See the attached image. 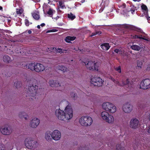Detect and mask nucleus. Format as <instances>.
Listing matches in <instances>:
<instances>
[{
    "mask_svg": "<svg viewBox=\"0 0 150 150\" xmlns=\"http://www.w3.org/2000/svg\"><path fill=\"white\" fill-rule=\"evenodd\" d=\"M25 25L27 26H28L29 25V22L26 19L25 21Z\"/></svg>",
    "mask_w": 150,
    "mask_h": 150,
    "instance_id": "obj_46",
    "label": "nucleus"
},
{
    "mask_svg": "<svg viewBox=\"0 0 150 150\" xmlns=\"http://www.w3.org/2000/svg\"><path fill=\"white\" fill-rule=\"evenodd\" d=\"M102 11V10H101V9H100V10H99V11Z\"/></svg>",
    "mask_w": 150,
    "mask_h": 150,
    "instance_id": "obj_63",
    "label": "nucleus"
},
{
    "mask_svg": "<svg viewBox=\"0 0 150 150\" xmlns=\"http://www.w3.org/2000/svg\"><path fill=\"white\" fill-rule=\"evenodd\" d=\"M106 118L104 120L106 122L109 124H112L114 123V119L112 115L109 114Z\"/></svg>",
    "mask_w": 150,
    "mask_h": 150,
    "instance_id": "obj_19",
    "label": "nucleus"
},
{
    "mask_svg": "<svg viewBox=\"0 0 150 150\" xmlns=\"http://www.w3.org/2000/svg\"><path fill=\"white\" fill-rule=\"evenodd\" d=\"M18 116L21 118H24L25 120H28L29 118V116L26 112H21L18 113Z\"/></svg>",
    "mask_w": 150,
    "mask_h": 150,
    "instance_id": "obj_18",
    "label": "nucleus"
},
{
    "mask_svg": "<svg viewBox=\"0 0 150 150\" xmlns=\"http://www.w3.org/2000/svg\"><path fill=\"white\" fill-rule=\"evenodd\" d=\"M63 3L62 1H59V5L60 6L62 7V8H63L64 6L62 5Z\"/></svg>",
    "mask_w": 150,
    "mask_h": 150,
    "instance_id": "obj_47",
    "label": "nucleus"
},
{
    "mask_svg": "<svg viewBox=\"0 0 150 150\" xmlns=\"http://www.w3.org/2000/svg\"><path fill=\"white\" fill-rule=\"evenodd\" d=\"M114 52L116 53H118L120 52V50L118 49H115L114 50Z\"/></svg>",
    "mask_w": 150,
    "mask_h": 150,
    "instance_id": "obj_48",
    "label": "nucleus"
},
{
    "mask_svg": "<svg viewBox=\"0 0 150 150\" xmlns=\"http://www.w3.org/2000/svg\"><path fill=\"white\" fill-rule=\"evenodd\" d=\"M61 138V134L60 131L55 129L52 132V138L55 141L59 140Z\"/></svg>",
    "mask_w": 150,
    "mask_h": 150,
    "instance_id": "obj_10",
    "label": "nucleus"
},
{
    "mask_svg": "<svg viewBox=\"0 0 150 150\" xmlns=\"http://www.w3.org/2000/svg\"><path fill=\"white\" fill-rule=\"evenodd\" d=\"M131 48L133 50L136 51H139L141 49L144 50L145 47L143 46L142 45H134L131 46Z\"/></svg>",
    "mask_w": 150,
    "mask_h": 150,
    "instance_id": "obj_20",
    "label": "nucleus"
},
{
    "mask_svg": "<svg viewBox=\"0 0 150 150\" xmlns=\"http://www.w3.org/2000/svg\"><path fill=\"white\" fill-rule=\"evenodd\" d=\"M134 1H140L141 0H133Z\"/></svg>",
    "mask_w": 150,
    "mask_h": 150,
    "instance_id": "obj_61",
    "label": "nucleus"
},
{
    "mask_svg": "<svg viewBox=\"0 0 150 150\" xmlns=\"http://www.w3.org/2000/svg\"><path fill=\"white\" fill-rule=\"evenodd\" d=\"M115 150H125V147L121 144H118L116 146Z\"/></svg>",
    "mask_w": 150,
    "mask_h": 150,
    "instance_id": "obj_33",
    "label": "nucleus"
},
{
    "mask_svg": "<svg viewBox=\"0 0 150 150\" xmlns=\"http://www.w3.org/2000/svg\"><path fill=\"white\" fill-rule=\"evenodd\" d=\"M135 11V10H130V11H131L132 13H133Z\"/></svg>",
    "mask_w": 150,
    "mask_h": 150,
    "instance_id": "obj_54",
    "label": "nucleus"
},
{
    "mask_svg": "<svg viewBox=\"0 0 150 150\" xmlns=\"http://www.w3.org/2000/svg\"><path fill=\"white\" fill-rule=\"evenodd\" d=\"M2 6H0V10H2Z\"/></svg>",
    "mask_w": 150,
    "mask_h": 150,
    "instance_id": "obj_60",
    "label": "nucleus"
},
{
    "mask_svg": "<svg viewBox=\"0 0 150 150\" xmlns=\"http://www.w3.org/2000/svg\"><path fill=\"white\" fill-rule=\"evenodd\" d=\"M145 36H143V37H142V36L141 35V36H138V35H134L133 36H132L131 38H138L140 40L143 39L146 41H150V39L149 38H145Z\"/></svg>",
    "mask_w": 150,
    "mask_h": 150,
    "instance_id": "obj_22",
    "label": "nucleus"
},
{
    "mask_svg": "<svg viewBox=\"0 0 150 150\" xmlns=\"http://www.w3.org/2000/svg\"><path fill=\"white\" fill-rule=\"evenodd\" d=\"M76 38L75 37L67 36L65 39V41L67 42H69L70 41L73 40L75 39Z\"/></svg>",
    "mask_w": 150,
    "mask_h": 150,
    "instance_id": "obj_31",
    "label": "nucleus"
},
{
    "mask_svg": "<svg viewBox=\"0 0 150 150\" xmlns=\"http://www.w3.org/2000/svg\"><path fill=\"white\" fill-rule=\"evenodd\" d=\"M148 132L150 134V126L149 127V129L148 130Z\"/></svg>",
    "mask_w": 150,
    "mask_h": 150,
    "instance_id": "obj_55",
    "label": "nucleus"
},
{
    "mask_svg": "<svg viewBox=\"0 0 150 150\" xmlns=\"http://www.w3.org/2000/svg\"><path fill=\"white\" fill-rule=\"evenodd\" d=\"M109 114V112L105 111L102 112L101 113L100 116L103 120H104Z\"/></svg>",
    "mask_w": 150,
    "mask_h": 150,
    "instance_id": "obj_24",
    "label": "nucleus"
},
{
    "mask_svg": "<svg viewBox=\"0 0 150 150\" xmlns=\"http://www.w3.org/2000/svg\"><path fill=\"white\" fill-rule=\"evenodd\" d=\"M56 69L62 71L63 72H67L68 70L67 68L63 66L57 65L56 67Z\"/></svg>",
    "mask_w": 150,
    "mask_h": 150,
    "instance_id": "obj_21",
    "label": "nucleus"
},
{
    "mask_svg": "<svg viewBox=\"0 0 150 150\" xmlns=\"http://www.w3.org/2000/svg\"><path fill=\"white\" fill-rule=\"evenodd\" d=\"M114 83L116 84H118L119 86V84H121V83H120L118 81L115 80L114 82Z\"/></svg>",
    "mask_w": 150,
    "mask_h": 150,
    "instance_id": "obj_49",
    "label": "nucleus"
},
{
    "mask_svg": "<svg viewBox=\"0 0 150 150\" xmlns=\"http://www.w3.org/2000/svg\"><path fill=\"white\" fill-rule=\"evenodd\" d=\"M37 28H38V29H40V25H38L37 26Z\"/></svg>",
    "mask_w": 150,
    "mask_h": 150,
    "instance_id": "obj_59",
    "label": "nucleus"
},
{
    "mask_svg": "<svg viewBox=\"0 0 150 150\" xmlns=\"http://www.w3.org/2000/svg\"><path fill=\"white\" fill-rule=\"evenodd\" d=\"M149 120H150V115L149 116Z\"/></svg>",
    "mask_w": 150,
    "mask_h": 150,
    "instance_id": "obj_62",
    "label": "nucleus"
},
{
    "mask_svg": "<svg viewBox=\"0 0 150 150\" xmlns=\"http://www.w3.org/2000/svg\"><path fill=\"white\" fill-rule=\"evenodd\" d=\"M55 11L52 8H50L48 11H47V14L48 16L52 17L53 14L54 13Z\"/></svg>",
    "mask_w": 150,
    "mask_h": 150,
    "instance_id": "obj_30",
    "label": "nucleus"
},
{
    "mask_svg": "<svg viewBox=\"0 0 150 150\" xmlns=\"http://www.w3.org/2000/svg\"><path fill=\"white\" fill-rule=\"evenodd\" d=\"M25 145L28 149L34 150L38 146V142L31 137H27L24 140Z\"/></svg>",
    "mask_w": 150,
    "mask_h": 150,
    "instance_id": "obj_2",
    "label": "nucleus"
},
{
    "mask_svg": "<svg viewBox=\"0 0 150 150\" xmlns=\"http://www.w3.org/2000/svg\"><path fill=\"white\" fill-rule=\"evenodd\" d=\"M56 48L54 47H50L46 49V51L48 52H56Z\"/></svg>",
    "mask_w": 150,
    "mask_h": 150,
    "instance_id": "obj_32",
    "label": "nucleus"
},
{
    "mask_svg": "<svg viewBox=\"0 0 150 150\" xmlns=\"http://www.w3.org/2000/svg\"><path fill=\"white\" fill-rule=\"evenodd\" d=\"M45 25V24L44 23H42L40 25L42 27H43Z\"/></svg>",
    "mask_w": 150,
    "mask_h": 150,
    "instance_id": "obj_53",
    "label": "nucleus"
},
{
    "mask_svg": "<svg viewBox=\"0 0 150 150\" xmlns=\"http://www.w3.org/2000/svg\"><path fill=\"white\" fill-rule=\"evenodd\" d=\"M28 33L29 34H31L32 33V31L30 30H29L28 31Z\"/></svg>",
    "mask_w": 150,
    "mask_h": 150,
    "instance_id": "obj_56",
    "label": "nucleus"
},
{
    "mask_svg": "<svg viewBox=\"0 0 150 150\" xmlns=\"http://www.w3.org/2000/svg\"><path fill=\"white\" fill-rule=\"evenodd\" d=\"M40 123V120L37 117H34L30 121L29 126L31 128L35 129L38 127Z\"/></svg>",
    "mask_w": 150,
    "mask_h": 150,
    "instance_id": "obj_8",
    "label": "nucleus"
},
{
    "mask_svg": "<svg viewBox=\"0 0 150 150\" xmlns=\"http://www.w3.org/2000/svg\"><path fill=\"white\" fill-rule=\"evenodd\" d=\"M64 111V120H69L73 117V110L70 104H68L65 108Z\"/></svg>",
    "mask_w": 150,
    "mask_h": 150,
    "instance_id": "obj_5",
    "label": "nucleus"
},
{
    "mask_svg": "<svg viewBox=\"0 0 150 150\" xmlns=\"http://www.w3.org/2000/svg\"><path fill=\"white\" fill-rule=\"evenodd\" d=\"M68 17L71 20L74 19L76 18L75 16L73 15L71 13H70V14H68Z\"/></svg>",
    "mask_w": 150,
    "mask_h": 150,
    "instance_id": "obj_37",
    "label": "nucleus"
},
{
    "mask_svg": "<svg viewBox=\"0 0 150 150\" xmlns=\"http://www.w3.org/2000/svg\"><path fill=\"white\" fill-rule=\"evenodd\" d=\"M1 133L4 135H9L12 132L11 128L7 127H3L0 129Z\"/></svg>",
    "mask_w": 150,
    "mask_h": 150,
    "instance_id": "obj_14",
    "label": "nucleus"
},
{
    "mask_svg": "<svg viewBox=\"0 0 150 150\" xmlns=\"http://www.w3.org/2000/svg\"><path fill=\"white\" fill-rule=\"evenodd\" d=\"M79 122L82 126H89L92 124L93 120L92 118L89 116H83L80 119Z\"/></svg>",
    "mask_w": 150,
    "mask_h": 150,
    "instance_id": "obj_6",
    "label": "nucleus"
},
{
    "mask_svg": "<svg viewBox=\"0 0 150 150\" xmlns=\"http://www.w3.org/2000/svg\"><path fill=\"white\" fill-rule=\"evenodd\" d=\"M23 10L22 8L16 9V13L17 14H21L23 12Z\"/></svg>",
    "mask_w": 150,
    "mask_h": 150,
    "instance_id": "obj_42",
    "label": "nucleus"
},
{
    "mask_svg": "<svg viewBox=\"0 0 150 150\" xmlns=\"http://www.w3.org/2000/svg\"><path fill=\"white\" fill-rule=\"evenodd\" d=\"M122 83L121 84H119V86H124L125 85H127L129 88L131 87H132V85L131 83H130L129 80L127 79H125L122 80L121 81Z\"/></svg>",
    "mask_w": 150,
    "mask_h": 150,
    "instance_id": "obj_16",
    "label": "nucleus"
},
{
    "mask_svg": "<svg viewBox=\"0 0 150 150\" xmlns=\"http://www.w3.org/2000/svg\"><path fill=\"white\" fill-rule=\"evenodd\" d=\"M111 80L114 82L115 81V80L113 78H111Z\"/></svg>",
    "mask_w": 150,
    "mask_h": 150,
    "instance_id": "obj_58",
    "label": "nucleus"
},
{
    "mask_svg": "<svg viewBox=\"0 0 150 150\" xmlns=\"http://www.w3.org/2000/svg\"><path fill=\"white\" fill-rule=\"evenodd\" d=\"M35 64L33 63H31L29 64H26L24 66V67H26V68L28 67V68L30 69L31 70H34L35 68Z\"/></svg>",
    "mask_w": 150,
    "mask_h": 150,
    "instance_id": "obj_23",
    "label": "nucleus"
},
{
    "mask_svg": "<svg viewBox=\"0 0 150 150\" xmlns=\"http://www.w3.org/2000/svg\"><path fill=\"white\" fill-rule=\"evenodd\" d=\"M67 50L64 49H62L60 48H56V52H55L59 53L60 54L66 53Z\"/></svg>",
    "mask_w": 150,
    "mask_h": 150,
    "instance_id": "obj_29",
    "label": "nucleus"
},
{
    "mask_svg": "<svg viewBox=\"0 0 150 150\" xmlns=\"http://www.w3.org/2000/svg\"><path fill=\"white\" fill-rule=\"evenodd\" d=\"M132 106L130 103H126L124 104L122 106V110L124 112L126 113H129L132 110Z\"/></svg>",
    "mask_w": 150,
    "mask_h": 150,
    "instance_id": "obj_12",
    "label": "nucleus"
},
{
    "mask_svg": "<svg viewBox=\"0 0 150 150\" xmlns=\"http://www.w3.org/2000/svg\"><path fill=\"white\" fill-rule=\"evenodd\" d=\"M126 7V4H123L122 6L121 7L123 8H124Z\"/></svg>",
    "mask_w": 150,
    "mask_h": 150,
    "instance_id": "obj_50",
    "label": "nucleus"
},
{
    "mask_svg": "<svg viewBox=\"0 0 150 150\" xmlns=\"http://www.w3.org/2000/svg\"><path fill=\"white\" fill-rule=\"evenodd\" d=\"M87 97L88 98L90 99L92 101L96 98V96L94 94L92 93H88V94L87 95Z\"/></svg>",
    "mask_w": 150,
    "mask_h": 150,
    "instance_id": "obj_28",
    "label": "nucleus"
},
{
    "mask_svg": "<svg viewBox=\"0 0 150 150\" xmlns=\"http://www.w3.org/2000/svg\"><path fill=\"white\" fill-rule=\"evenodd\" d=\"M70 96L74 99H76L77 97L76 94L73 92H71L70 93Z\"/></svg>",
    "mask_w": 150,
    "mask_h": 150,
    "instance_id": "obj_40",
    "label": "nucleus"
},
{
    "mask_svg": "<svg viewBox=\"0 0 150 150\" xmlns=\"http://www.w3.org/2000/svg\"><path fill=\"white\" fill-rule=\"evenodd\" d=\"M15 52H16V53H18L19 52L18 51V49H15Z\"/></svg>",
    "mask_w": 150,
    "mask_h": 150,
    "instance_id": "obj_52",
    "label": "nucleus"
},
{
    "mask_svg": "<svg viewBox=\"0 0 150 150\" xmlns=\"http://www.w3.org/2000/svg\"><path fill=\"white\" fill-rule=\"evenodd\" d=\"M21 84L20 82H16L14 83V86L17 88H18L20 87Z\"/></svg>",
    "mask_w": 150,
    "mask_h": 150,
    "instance_id": "obj_35",
    "label": "nucleus"
},
{
    "mask_svg": "<svg viewBox=\"0 0 150 150\" xmlns=\"http://www.w3.org/2000/svg\"><path fill=\"white\" fill-rule=\"evenodd\" d=\"M52 31H53L52 30H49L47 31V33H49L50 32H52Z\"/></svg>",
    "mask_w": 150,
    "mask_h": 150,
    "instance_id": "obj_57",
    "label": "nucleus"
},
{
    "mask_svg": "<svg viewBox=\"0 0 150 150\" xmlns=\"http://www.w3.org/2000/svg\"><path fill=\"white\" fill-rule=\"evenodd\" d=\"M102 109L110 113H114L116 111V107L113 103L109 102L103 103L102 105Z\"/></svg>",
    "mask_w": 150,
    "mask_h": 150,
    "instance_id": "obj_3",
    "label": "nucleus"
},
{
    "mask_svg": "<svg viewBox=\"0 0 150 150\" xmlns=\"http://www.w3.org/2000/svg\"><path fill=\"white\" fill-rule=\"evenodd\" d=\"M44 138L46 141L48 142L52 140V132L50 131H46L45 133Z\"/></svg>",
    "mask_w": 150,
    "mask_h": 150,
    "instance_id": "obj_17",
    "label": "nucleus"
},
{
    "mask_svg": "<svg viewBox=\"0 0 150 150\" xmlns=\"http://www.w3.org/2000/svg\"><path fill=\"white\" fill-rule=\"evenodd\" d=\"M115 69L119 73L121 72V68L120 66L118 67L115 68Z\"/></svg>",
    "mask_w": 150,
    "mask_h": 150,
    "instance_id": "obj_45",
    "label": "nucleus"
},
{
    "mask_svg": "<svg viewBox=\"0 0 150 150\" xmlns=\"http://www.w3.org/2000/svg\"><path fill=\"white\" fill-rule=\"evenodd\" d=\"M137 66L139 68L141 69L142 68V62L139 60H138L137 62Z\"/></svg>",
    "mask_w": 150,
    "mask_h": 150,
    "instance_id": "obj_38",
    "label": "nucleus"
},
{
    "mask_svg": "<svg viewBox=\"0 0 150 150\" xmlns=\"http://www.w3.org/2000/svg\"><path fill=\"white\" fill-rule=\"evenodd\" d=\"M26 81L28 85L26 96L33 99L32 98H34L36 94L38 93L39 82L35 79L30 78L29 76L26 77Z\"/></svg>",
    "mask_w": 150,
    "mask_h": 150,
    "instance_id": "obj_1",
    "label": "nucleus"
},
{
    "mask_svg": "<svg viewBox=\"0 0 150 150\" xmlns=\"http://www.w3.org/2000/svg\"><path fill=\"white\" fill-rule=\"evenodd\" d=\"M140 88L144 89H146L150 88V79H145L141 82Z\"/></svg>",
    "mask_w": 150,
    "mask_h": 150,
    "instance_id": "obj_11",
    "label": "nucleus"
},
{
    "mask_svg": "<svg viewBox=\"0 0 150 150\" xmlns=\"http://www.w3.org/2000/svg\"><path fill=\"white\" fill-rule=\"evenodd\" d=\"M141 8L143 10H144L146 11H147L148 9L146 6L144 4L142 5L141 6Z\"/></svg>",
    "mask_w": 150,
    "mask_h": 150,
    "instance_id": "obj_44",
    "label": "nucleus"
},
{
    "mask_svg": "<svg viewBox=\"0 0 150 150\" xmlns=\"http://www.w3.org/2000/svg\"><path fill=\"white\" fill-rule=\"evenodd\" d=\"M78 150H89L88 148L85 146H80L78 149Z\"/></svg>",
    "mask_w": 150,
    "mask_h": 150,
    "instance_id": "obj_41",
    "label": "nucleus"
},
{
    "mask_svg": "<svg viewBox=\"0 0 150 150\" xmlns=\"http://www.w3.org/2000/svg\"><path fill=\"white\" fill-rule=\"evenodd\" d=\"M64 111L60 109H56L55 111V115L57 118L61 120H64Z\"/></svg>",
    "mask_w": 150,
    "mask_h": 150,
    "instance_id": "obj_13",
    "label": "nucleus"
},
{
    "mask_svg": "<svg viewBox=\"0 0 150 150\" xmlns=\"http://www.w3.org/2000/svg\"><path fill=\"white\" fill-rule=\"evenodd\" d=\"M49 84L51 87H58V86H60L59 83H55L54 81L53 80H50L49 81Z\"/></svg>",
    "mask_w": 150,
    "mask_h": 150,
    "instance_id": "obj_25",
    "label": "nucleus"
},
{
    "mask_svg": "<svg viewBox=\"0 0 150 150\" xmlns=\"http://www.w3.org/2000/svg\"><path fill=\"white\" fill-rule=\"evenodd\" d=\"M0 150H6V147L4 144H0Z\"/></svg>",
    "mask_w": 150,
    "mask_h": 150,
    "instance_id": "obj_43",
    "label": "nucleus"
},
{
    "mask_svg": "<svg viewBox=\"0 0 150 150\" xmlns=\"http://www.w3.org/2000/svg\"><path fill=\"white\" fill-rule=\"evenodd\" d=\"M132 29L133 30L136 31L138 32H139L141 33H143V32L142 31V30H141V28H138L135 27H133Z\"/></svg>",
    "mask_w": 150,
    "mask_h": 150,
    "instance_id": "obj_34",
    "label": "nucleus"
},
{
    "mask_svg": "<svg viewBox=\"0 0 150 150\" xmlns=\"http://www.w3.org/2000/svg\"><path fill=\"white\" fill-rule=\"evenodd\" d=\"M3 61L6 63H9L11 62V59L8 55H5L3 57Z\"/></svg>",
    "mask_w": 150,
    "mask_h": 150,
    "instance_id": "obj_26",
    "label": "nucleus"
},
{
    "mask_svg": "<svg viewBox=\"0 0 150 150\" xmlns=\"http://www.w3.org/2000/svg\"><path fill=\"white\" fill-rule=\"evenodd\" d=\"M32 16L33 18L37 20H39L40 18L39 15L35 13H33Z\"/></svg>",
    "mask_w": 150,
    "mask_h": 150,
    "instance_id": "obj_36",
    "label": "nucleus"
},
{
    "mask_svg": "<svg viewBox=\"0 0 150 150\" xmlns=\"http://www.w3.org/2000/svg\"><path fill=\"white\" fill-rule=\"evenodd\" d=\"M80 2L83 3L85 1V0H78Z\"/></svg>",
    "mask_w": 150,
    "mask_h": 150,
    "instance_id": "obj_51",
    "label": "nucleus"
},
{
    "mask_svg": "<svg viewBox=\"0 0 150 150\" xmlns=\"http://www.w3.org/2000/svg\"><path fill=\"white\" fill-rule=\"evenodd\" d=\"M81 63L82 65L85 66L86 68L90 70H96L98 68L97 63L95 61L89 60L86 61H82Z\"/></svg>",
    "mask_w": 150,
    "mask_h": 150,
    "instance_id": "obj_4",
    "label": "nucleus"
},
{
    "mask_svg": "<svg viewBox=\"0 0 150 150\" xmlns=\"http://www.w3.org/2000/svg\"><path fill=\"white\" fill-rule=\"evenodd\" d=\"M101 34V32L100 31H96L95 33H92V34L90 36L92 37L93 36L95 35H100Z\"/></svg>",
    "mask_w": 150,
    "mask_h": 150,
    "instance_id": "obj_39",
    "label": "nucleus"
},
{
    "mask_svg": "<svg viewBox=\"0 0 150 150\" xmlns=\"http://www.w3.org/2000/svg\"><path fill=\"white\" fill-rule=\"evenodd\" d=\"M139 120L136 118H132L130 120L129 123V127L133 129H136L140 126Z\"/></svg>",
    "mask_w": 150,
    "mask_h": 150,
    "instance_id": "obj_9",
    "label": "nucleus"
},
{
    "mask_svg": "<svg viewBox=\"0 0 150 150\" xmlns=\"http://www.w3.org/2000/svg\"><path fill=\"white\" fill-rule=\"evenodd\" d=\"M101 48L105 50H108L110 48L109 44L108 43H105L101 45Z\"/></svg>",
    "mask_w": 150,
    "mask_h": 150,
    "instance_id": "obj_27",
    "label": "nucleus"
},
{
    "mask_svg": "<svg viewBox=\"0 0 150 150\" xmlns=\"http://www.w3.org/2000/svg\"><path fill=\"white\" fill-rule=\"evenodd\" d=\"M46 69L43 64L40 63H37L35 64V71L37 72L43 71Z\"/></svg>",
    "mask_w": 150,
    "mask_h": 150,
    "instance_id": "obj_15",
    "label": "nucleus"
},
{
    "mask_svg": "<svg viewBox=\"0 0 150 150\" xmlns=\"http://www.w3.org/2000/svg\"><path fill=\"white\" fill-rule=\"evenodd\" d=\"M103 82L102 79L98 77H93L91 80V84L95 86H102L103 84Z\"/></svg>",
    "mask_w": 150,
    "mask_h": 150,
    "instance_id": "obj_7",
    "label": "nucleus"
}]
</instances>
